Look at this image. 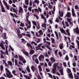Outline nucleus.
<instances>
[{"label": "nucleus", "mask_w": 79, "mask_h": 79, "mask_svg": "<svg viewBox=\"0 0 79 79\" xmlns=\"http://www.w3.org/2000/svg\"><path fill=\"white\" fill-rule=\"evenodd\" d=\"M6 74L7 76V77L8 78H12L13 77V75L11 74V73L10 72V71L8 70V69L7 68H6Z\"/></svg>", "instance_id": "obj_1"}, {"label": "nucleus", "mask_w": 79, "mask_h": 79, "mask_svg": "<svg viewBox=\"0 0 79 79\" xmlns=\"http://www.w3.org/2000/svg\"><path fill=\"white\" fill-rule=\"evenodd\" d=\"M31 69L34 73H35H35H38V71L37 70V68H35L34 65L32 66V67H31Z\"/></svg>", "instance_id": "obj_2"}, {"label": "nucleus", "mask_w": 79, "mask_h": 79, "mask_svg": "<svg viewBox=\"0 0 79 79\" xmlns=\"http://www.w3.org/2000/svg\"><path fill=\"white\" fill-rule=\"evenodd\" d=\"M27 21V23L29 24V26L27 27V28H31V22L28 19V18H26Z\"/></svg>", "instance_id": "obj_3"}, {"label": "nucleus", "mask_w": 79, "mask_h": 79, "mask_svg": "<svg viewBox=\"0 0 79 79\" xmlns=\"http://www.w3.org/2000/svg\"><path fill=\"white\" fill-rule=\"evenodd\" d=\"M72 15L73 17H76V14H75V12L74 11V8H72Z\"/></svg>", "instance_id": "obj_4"}, {"label": "nucleus", "mask_w": 79, "mask_h": 79, "mask_svg": "<svg viewBox=\"0 0 79 79\" xmlns=\"http://www.w3.org/2000/svg\"><path fill=\"white\" fill-rule=\"evenodd\" d=\"M50 61H51L52 64H53V63H55V61H56L55 59L52 57L50 58Z\"/></svg>", "instance_id": "obj_5"}, {"label": "nucleus", "mask_w": 79, "mask_h": 79, "mask_svg": "<svg viewBox=\"0 0 79 79\" xmlns=\"http://www.w3.org/2000/svg\"><path fill=\"white\" fill-rule=\"evenodd\" d=\"M42 59H44V56L42 54H41L39 57V59L40 60V61H42Z\"/></svg>", "instance_id": "obj_6"}, {"label": "nucleus", "mask_w": 79, "mask_h": 79, "mask_svg": "<svg viewBox=\"0 0 79 79\" xmlns=\"http://www.w3.org/2000/svg\"><path fill=\"white\" fill-rule=\"evenodd\" d=\"M18 56H19V59L20 61H23L24 59V57H23V56H22L21 55H19Z\"/></svg>", "instance_id": "obj_7"}, {"label": "nucleus", "mask_w": 79, "mask_h": 79, "mask_svg": "<svg viewBox=\"0 0 79 79\" xmlns=\"http://www.w3.org/2000/svg\"><path fill=\"white\" fill-rule=\"evenodd\" d=\"M23 52L24 55H25L28 57L29 56V53L27 52L26 51L24 50H23Z\"/></svg>", "instance_id": "obj_8"}, {"label": "nucleus", "mask_w": 79, "mask_h": 79, "mask_svg": "<svg viewBox=\"0 0 79 79\" xmlns=\"http://www.w3.org/2000/svg\"><path fill=\"white\" fill-rule=\"evenodd\" d=\"M23 9L21 7H20L19 8V13H23Z\"/></svg>", "instance_id": "obj_9"}, {"label": "nucleus", "mask_w": 79, "mask_h": 79, "mask_svg": "<svg viewBox=\"0 0 79 79\" xmlns=\"http://www.w3.org/2000/svg\"><path fill=\"white\" fill-rule=\"evenodd\" d=\"M27 45L28 48H31L32 50L33 49V48H32V45L31 44H29V43H27Z\"/></svg>", "instance_id": "obj_10"}, {"label": "nucleus", "mask_w": 79, "mask_h": 79, "mask_svg": "<svg viewBox=\"0 0 79 79\" xmlns=\"http://www.w3.org/2000/svg\"><path fill=\"white\" fill-rule=\"evenodd\" d=\"M53 68L52 69V73L53 74H55L56 73V68L53 67Z\"/></svg>", "instance_id": "obj_11"}, {"label": "nucleus", "mask_w": 79, "mask_h": 79, "mask_svg": "<svg viewBox=\"0 0 79 79\" xmlns=\"http://www.w3.org/2000/svg\"><path fill=\"white\" fill-rule=\"evenodd\" d=\"M71 14L70 12H67L66 14V16L67 18H71Z\"/></svg>", "instance_id": "obj_12"}, {"label": "nucleus", "mask_w": 79, "mask_h": 79, "mask_svg": "<svg viewBox=\"0 0 79 79\" xmlns=\"http://www.w3.org/2000/svg\"><path fill=\"white\" fill-rule=\"evenodd\" d=\"M74 31L77 32V34H79V30L78 27H77L75 29L73 30Z\"/></svg>", "instance_id": "obj_13"}, {"label": "nucleus", "mask_w": 79, "mask_h": 79, "mask_svg": "<svg viewBox=\"0 0 79 79\" xmlns=\"http://www.w3.org/2000/svg\"><path fill=\"white\" fill-rule=\"evenodd\" d=\"M1 10L2 12L3 13H5L6 12L5 10V8H4V7H3V6H1Z\"/></svg>", "instance_id": "obj_14"}, {"label": "nucleus", "mask_w": 79, "mask_h": 79, "mask_svg": "<svg viewBox=\"0 0 79 79\" xmlns=\"http://www.w3.org/2000/svg\"><path fill=\"white\" fill-rule=\"evenodd\" d=\"M26 69L28 73H31V70H30V69L29 68V66H27Z\"/></svg>", "instance_id": "obj_15"}, {"label": "nucleus", "mask_w": 79, "mask_h": 79, "mask_svg": "<svg viewBox=\"0 0 79 79\" xmlns=\"http://www.w3.org/2000/svg\"><path fill=\"white\" fill-rule=\"evenodd\" d=\"M0 47L3 49V50H5V47H4V45H3V44L2 43H1L0 44Z\"/></svg>", "instance_id": "obj_16"}, {"label": "nucleus", "mask_w": 79, "mask_h": 79, "mask_svg": "<svg viewBox=\"0 0 79 79\" xmlns=\"http://www.w3.org/2000/svg\"><path fill=\"white\" fill-rule=\"evenodd\" d=\"M58 66V63H54L53 65V67L56 68V67H57Z\"/></svg>", "instance_id": "obj_17"}, {"label": "nucleus", "mask_w": 79, "mask_h": 79, "mask_svg": "<svg viewBox=\"0 0 79 79\" xmlns=\"http://www.w3.org/2000/svg\"><path fill=\"white\" fill-rule=\"evenodd\" d=\"M38 32L40 34L39 36H40V35H43V32H42V30H40L39 31H38Z\"/></svg>", "instance_id": "obj_18"}, {"label": "nucleus", "mask_w": 79, "mask_h": 79, "mask_svg": "<svg viewBox=\"0 0 79 79\" xmlns=\"http://www.w3.org/2000/svg\"><path fill=\"white\" fill-rule=\"evenodd\" d=\"M35 53V51L33 50H30V55H33L34 53Z\"/></svg>", "instance_id": "obj_19"}, {"label": "nucleus", "mask_w": 79, "mask_h": 79, "mask_svg": "<svg viewBox=\"0 0 79 79\" xmlns=\"http://www.w3.org/2000/svg\"><path fill=\"white\" fill-rule=\"evenodd\" d=\"M3 65H1L0 66V69L1 70V71L2 72L3 71Z\"/></svg>", "instance_id": "obj_20"}, {"label": "nucleus", "mask_w": 79, "mask_h": 79, "mask_svg": "<svg viewBox=\"0 0 79 79\" xmlns=\"http://www.w3.org/2000/svg\"><path fill=\"white\" fill-rule=\"evenodd\" d=\"M2 38L4 39H7V38H6V33H4Z\"/></svg>", "instance_id": "obj_21"}, {"label": "nucleus", "mask_w": 79, "mask_h": 79, "mask_svg": "<svg viewBox=\"0 0 79 79\" xmlns=\"http://www.w3.org/2000/svg\"><path fill=\"white\" fill-rule=\"evenodd\" d=\"M31 45H33V44H34V45H35V46H37V44L36 43H35V42H34V41H32L31 43Z\"/></svg>", "instance_id": "obj_22"}, {"label": "nucleus", "mask_w": 79, "mask_h": 79, "mask_svg": "<svg viewBox=\"0 0 79 79\" xmlns=\"http://www.w3.org/2000/svg\"><path fill=\"white\" fill-rule=\"evenodd\" d=\"M38 69H39V72H41L42 71V67L40 65H39L38 66Z\"/></svg>", "instance_id": "obj_23"}, {"label": "nucleus", "mask_w": 79, "mask_h": 79, "mask_svg": "<svg viewBox=\"0 0 79 79\" xmlns=\"http://www.w3.org/2000/svg\"><path fill=\"white\" fill-rule=\"evenodd\" d=\"M59 48L61 50L63 49V44H60V45H59Z\"/></svg>", "instance_id": "obj_24"}, {"label": "nucleus", "mask_w": 79, "mask_h": 79, "mask_svg": "<svg viewBox=\"0 0 79 79\" xmlns=\"http://www.w3.org/2000/svg\"><path fill=\"white\" fill-rule=\"evenodd\" d=\"M55 33L56 34V37L57 39H58V40H59V37H58V33H57V32H56V31H55Z\"/></svg>", "instance_id": "obj_25"}, {"label": "nucleus", "mask_w": 79, "mask_h": 79, "mask_svg": "<svg viewBox=\"0 0 79 79\" xmlns=\"http://www.w3.org/2000/svg\"><path fill=\"white\" fill-rule=\"evenodd\" d=\"M35 48L36 49V50H43V49L41 48H39L37 47H35Z\"/></svg>", "instance_id": "obj_26"}, {"label": "nucleus", "mask_w": 79, "mask_h": 79, "mask_svg": "<svg viewBox=\"0 0 79 79\" xmlns=\"http://www.w3.org/2000/svg\"><path fill=\"white\" fill-rule=\"evenodd\" d=\"M25 3L26 5H29V0H25Z\"/></svg>", "instance_id": "obj_27"}, {"label": "nucleus", "mask_w": 79, "mask_h": 79, "mask_svg": "<svg viewBox=\"0 0 79 79\" xmlns=\"http://www.w3.org/2000/svg\"><path fill=\"white\" fill-rule=\"evenodd\" d=\"M3 3H4V5L6 6L7 5H8V4H7V3L6 2H5V0H3Z\"/></svg>", "instance_id": "obj_28"}, {"label": "nucleus", "mask_w": 79, "mask_h": 79, "mask_svg": "<svg viewBox=\"0 0 79 79\" xmlns=\"http://www.w3.org/2000/svg\"><path fill=\"white\" fill-rule=\"evenodd\" d=\"M7 63L10 66H12V62L11 61H9L7 62Z\"/></svg>", "instance_id": "obj_29"}, {"label": "nucleus", "mask_w": 79, "mask_h": 79, "mask_svg": "<svg viewBox=\"0 0 79 79\" xmlns=\"http://www.w3.org/2000/svg\"><path fill=\"white\" fill-rule=\"evenodd\" d=\"M72 48H75V47H74V46L72 45H70V46L69 47V49H70V50H72Z\"/></svg>", "instance_id": "obj_30"}, {"label": "nucleus", "mask_w": 79, "mask_h": 79, "mask_svg": "<svg viewBox=\"0 0 79 79\" xmlns=\"http://www.w3.org/2000/svg\"><path fill=\"white\" fill-rule=\"evenodd\" d=\"M74 74V77L75 79H79L78 76H77V75L75 74Z\"/></svg>", "instance_id": "obj_31"}, {"label": "nucleus", "mask_w": 79, "mask_h": 79, "mask_svg": "<svg viewBox=\"0 0 79 79\" xmlns=\"http://www.w3.org/2000/svg\"><path fill=\"white\" fill-rule=\"evenodd\" d=\"M16 30L17 31V33H18V34L21 33V32L20 31V30H19V28H18V29H16Z\"/></svg>", "instance_id": "obj_32"}, {"label": "nucleus", "mask_w": 79, "mask_h": 79, "mask_svg": "<svg viewBox=\"0 0 79 79\" xmlns=\"http://www.w3.org/2000/svg\"><path fill=\"white\" fill-rule=\"evenodd\" d=\"M59 72H60V73L61 74V75H63V69H60L59 70Z\"/></svg>", "instance_id": "obj_33"}, {"label": "nucleus", "mask_w": 79, "mask_h": 79, "mask_svg": "<svg viewBox=\"0 0 79 79\" xmlns=\"http://www.w3.org/2000/svg\"><path fill=\"white\" fill-rule=\"evenodd\" d=\"M12 9H13V12H14V13H15V12H16V11H18L17 10H16V8H13V7H12Z\"/></svg>", "instance_id": "obj_34"}, {"label": "nucleus", "mask_w": 79, "mask_h": 79, "mask_svg": "<svg viewBox=\"0 0 79 79\" xmlns=\"http://www.w3.org/2000/svg\"><path fill=\"white\" fill-rule=\"evenodd\" d=\"M42 26L43 27H45V29L46 28V23H44L43 24H42Z\"/></svg>", "instance_id": "obj_35"}, {"label": "nucleus", "mask_w": 79, "mask_h": 79, "mask_svg": "<svg viewBox=\"0 0 79 79\" xmlns=\"http://www.w3.org/2000/svg\"><path fill=\"white\" fill-rule=\"evenodd\" d=\"M17 35L18 36V37L20 39L21 38H22V37H23V36L22 35H21V34H17Z\"/></svg>", "instance_id": "obj_36"}, {"label": "nucleus", "mask_w": 79, "mask_h": 79, "mask_svg": "<svg viewBox=\"0 0 79 79\" xmlns=\"http://www.w3.org/2000/svg\"><path fill=\"white\" fill-rule=\"evenodd\" d=\"M69 76L71 78H73V74H72V73H70L69 74Z\"/></svg>", "instance_id": "obj_37"}, {"label": "nucleus", "mask_w": 79, "mask_h": 79, "mask_svg": "<svg viewBox=\"0 0 79 79\" xmlns=\"http://www.w3.org/2000/svg\"><path fill=\"white\" fill-rule=\"evenodd\" d=\"M76 42L77 44V47L79 50V41H78V40H76Z\"/></svg>", "instance_id": "obj_38"}, {"label": "nucleus", "mask_w": 79, "mask_h": 79, "mask_svg": "<svg viewBox=\"0 0 79 79\" xmlns=\"http://www.w3.org/2000/svg\"><path fill=\"white\" fill-rule=\"evenodd\" d=\"M35 63H36V64H39V60L37 58L35 60Z\"/></svg>", "instance_id": "obj_39"}, {"label": "nucleus", "mask_w": 79, "mask_h": 79, "mask_svg": "<svg viewBox=\"0 0 79 79\" xmlns=\"http://www.w3.org/2000/svg\"><path fill=\"white\" fill-rule=\"evenodd\" d=\"M67 20L68 21V23H70L71 21V19H70L69 18H67Z\"/></svg>", "instance_id": "obj_40"}, {"label": "nucleus", "mask_w": 79, "mask_h": 79, "mask_svg": "<svg viewBox=\"0 0 79 79\" xmlns=\"http://www.w3.org/2000/svg\"><path fill=\"white\" fill-rule=\"evenodd\" d=\"M38 26L36 27V28H37V29H39L40 28V25L39 23H37Z\"/></svg>", "instance_id": "obj_41"}, {"label": "nucleus", "mask_w": 79, "mask_h": 79, "mask_svg": "<svg viewBox=\"0 0 79 79\" xmlns=\"http://www.w3.org/2000/svg\"><path fill=\"white\" fill-rule=\"evenodd\" d=\"M60 31H61V32H63V33H66V32H65V31H64V30H63V29H60Z\"/></svg>", "instance_id": "obj_42"}, {"label": "nucleus", "mask_w": 79, "mask_h": 79, "mask_svg": "<svg viewBox=\"0 0 79 79\" xmlns=\"http://www.w3.org/2000/svg\"><path fill=\"white\" fill-rule=\"evenodd\" d=\"M48 75H49V76L50 77H51V78H52V79H53V77L52 76V75L50 73H48Z\"/></svg>", "instance_id": "obj_43"}, {"label": "nucleus", "mask_w": 79, "mask_h": 79, "mask_svg": "<svg viewBox=\"0 0 79 79\" xmlns=\"http://www.w3.org/2000/svg\"><path fill=\"white\" fill-rule=\"evenodd\" d=\"M67 71L68 73H71V70L67 68Z\"/></svg>", "instance_id": "obj_44"}, {"label": "nucleus", "mask_w": 79, "mask_h": 79, "mask_svg": "<svg viewBox=\"0 0 79 79\" xmlns=\"http://www.w3.org/2000/svg\"><path fill=\"white\" fill-rule=\"evenodd\" d=\"M15 65H18V60H17L15 59Z\"/></svg>", "instance_id": "obj_45"}, {"label": "nucleus", "mask_w": 79, "mask_h": 79, "mask_svg": "<svg viewBox=\"0 0 79 79\" xmlns=\"http://www.w3.org/2000/svg\"><path fill=\"white\" fill-rule=\"evenodd\" d=\"M20 26L22 27H24V23H23L22 22H21V24H20Z\"/></svg>", "instance_id": "obj_46"}, {"label": "nucleus", "mask_w": 79, "mask_h": 79, "mask_svg": "<svg viewBox=\"0 0 79 79\" xmlns=\"http://www.w3.org/2000/svg\"><path fill=\"white\" fill-rule=\"evenodd\" d=\"M45 56H47V57H49V55H48L47 54V52H46L44 55Z\"/></svg>", "instance_id": "obj_47"}, {"label": "nucleus", "mask_w": 79, "mask_h": 79, "mask_svg": "<svg viewBox=\"0 0 79 79\" xmlns=\"http://www.w3.org/2000/svg\"><path fill=\"white\" fill-rule=\"evenodd\" d=\"M72 64L74 67H76V62H74Z\"/></svg>", "instance_id": "obj_48"}, {"label": "nucleus", "mask_w": 79, "mask_h": 79, "mask_svg": "<svg viewBox=\"0 0 79 79\" xmlns=\"http://www.w3.org/2000/svg\"><path fill=\"white\" fill-rule=\"evenodd\" d=\"M51 40H52V43H54V42H55V39H54L53 38H51Z\"/></svg>", "instance_id": "obj_49"}, {"label": "nucleus", "mask_w": 79, "mask_h": 79, "mask_svg": "<svg viewBox=\"0 0 79 79\" xmlns=\"http://www.w3.org/2000/svg\"><path fill=\"white\" fill-rule=\"evenodd\" d=\"M41 18L43 19H44L45 18H46L45 16H44L43 15H41Z\"/></svg>", "instance_id": "obj_50"}, {"label": "nucleus", "mask_w": 79, "mask_h": 79, "mask_svg": "<svg viewBox=\"0 0 79 79\" xmlns=\"http://www.w3.org/2000/svg\"><path fill=\"white\" fill-rule=\"evenodd\" d=\"M74 58H75V61H76L77 60V56H74Z\"/></svg>", "instance_id": "obj_51"}, {"label": "nucleus", "mask_w": 79, "mask_h": 79, "mask_svg": "<svg viewBox=\"0 0 79 79\" xmlns=\"http://www.w3.org/2000/svg\"><path fill=\"white\" fill-rule=\"evenodd\" d=\"M34 10L36 12H37L38 13H39V10H38V9H34Z\"/></svg>", "instance_id": "obj_52"}, {"label": "nucleus", "mask_w": 79, "mask_h": 79, "mask_svg": "<svg viewBox=\"0 0 79 79\" xmlns=\"http://www.w3.org/2000/svg\"><path fill=\"white\" fill-rule=\"evenodd\" d=\"M38 10L40 12V13H41V12H42V9H40V7H38Z\"/></svg>", "instance_id": "obj_53"}, {"label": "nucleus", "mask_w": 79, "mask_h": 79, "mask_svg": "<svg viewBox=\"0 0 79 79\" xmlns=\"http://www.w3.org/2000/svg\"><path fill=\"white\" fill-rule=\"evenodd\" d=\"M58 54L59 55L60 57H61V56H62V54H61V53L60 52H59Z\"/></svg>", "instance_id": "obj_54"}, {"label": "nucleus", "mask_w": 79, "mask_h": 79, "mask_svg": "<svg viewBox=\"0 0 79 79\" xmlns=\"http://www.w3.org/2000/svg\"><path fill=\"white\" fill-rule=\"evenodd\" d=\"M46 72H50V70L49 69H47V68H46Z\"/></svg>", "instance_id": "obj_55"}, {"label": "nucleus", "mask_w": 79, "mask_h": 79, "mask_svg": "<svg viewBox=\"0 0 79 79\" xmlns=\"http://www.w3.org/2000/svg\"><path fill=\"white\" fill-rule=\"evenodd\" d=\"M22 61H23V63L24 64L26 63V60H25V59H24Z\"/></svg>", "instance_id": "obj_56"}, {"label": "nucleus", "mask_w": 79, "mask_h": 79, "mask_svg": "<svg viewBox=\"0 0 79 79\" xmlns=\"http://www.w3.org/2000/svg\"><path fill=\"white\" fill-rule=\"evenodd\" d=\"M55 22H56V23H58V22H59V19H58V18H57L55 20Z\"/></svg>", "instance_id": "obj_57"}, {"label": "nucleus", "mask_w": 79, "mask_h": 79, "mask_svg": "<svg viewBox=\"0 0 79 79\" xmlns=\"http://www.w3.org/2000/svg\"><path fill=\"white\" fill-rule=\"evenodd\" d=\"M59 15L60 17H62L63 16V12H62L61 14H60L59 13Z\"/></svg>", "instance_id": "obj_58"}, {"label": "nucleus", "mask_w": 79, "mask_h": 79, "mask_svg": "<svg viewBox=\"0 0 79 79\" xmlns=\"http://www.w3.org/2000/svg\"><path fill=\"white\" fill-rule=\"evenodd\" d=\"M9 3L10 4H11V3H13V1L11 0H9Z\"/></svg>", "instance_id": "obj_59"}, {"label": "nucleus", "mask_w": 79, "mask_h": 79, "mask_svg": "<svg viewBox=\"0 0 79 79\" xmlns=\"http://www.w3.org/2000/svg\"><path fill=\"white\" fill-rule=\"evenodd\" d=\"M21 40H22V43H23V42H25V40L24 39L22 38Z\"/></svg>", "instance_id": "obj_60"}, {"label": "nucleus", "mask_w": 79, "mask_h": 79, "mask_svg": "<svg viewBox=\"0 0 79 79\" xmlns=\"http://www.w3.org/2000/svg\"><path fill=\"white\" fill-rule=\"evenodd\" d=\"M9 47L10 48L11 50H12V51H14V49L12 48V47L11 46H9Z\"/></svg>", "instance_id": "obj_61"}, {"label": "nucleus", "mask_w": 79, "mask_h": 79, "mask_svg": "<svg viewBox=\"0 0 79 79\" xmlns=\"http://www.w3.org/2000/svg\"><path fill=\"white\" fill-rule=\"evenodd\" d=\"M34 16H35L36 18L37 19H39V17L37 15H35V14H34Z\"/></svg>", "instance_id": "obj_62"}, {"label": "nucleus", "mask_w": 79, "mask_h": 79, "mask_svg": "<svg viewBox=\"0 0 79 79\" xmlns=\"http://www.w3.org/2000/svg\"><path fill=\"white\" fill-rule=\"evenodd\" d=\"M1 58H3L4 59V56H3V54H1Z\"/></svg>", "instance_id": "obj_63"}, {"label": "nucleus", "mask_w": 79, "mask_h": 79, "mask_svg": "<svg viewBox=\"0 0 79 79\" xmlns=\"http://www.w3.org/2000/svg\"><path fill=\"white\" fill-rule=\"evenodd\" d=\"M52 64L51 63V62L50 61H49V63H48V65L49 66H52Z\"/></svg>", "instance_id": "obj_64"}]
</instances>
